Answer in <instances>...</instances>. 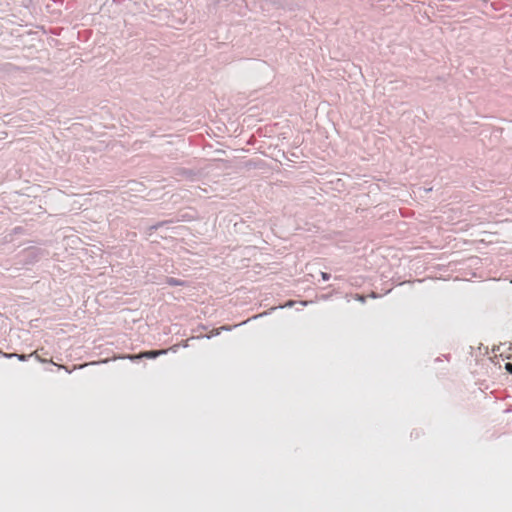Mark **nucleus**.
Listing matches in <instances>:
<instances>
[{
	"label": "nucleus",
	"instance_id": "nucleus-6",
	"mask_svg": "<svg viewBox=\"0 0 512 512\" xmlns=\"http://www.w3.org/2000/svg\"><path fill=\"white\" fill-rule=\"evenodd\" d=\"M505 368H506V370H507L508 372L512 373V364H511V363H507V364L505 365Z\"/></svg>",
	"mask_w": 512,
	"mask_h": 512
},
{
	"label": "nucleus",
	"instance_id": "nucleus-3",
	"mask_svg": "<svg viewBox=\"0 0 512 512\" xmlns=\"http://www.w3.org/2000/svg\"><path fill=\"white\" fill-rule=\"evenodd\" d=\"M8 356H9V357L17 356V357H18V359H19V360H21V361L26 360V357H27L26 355H18V354H10V355H8Z\"/></svg>",
	"mask_w": 512,
	"mask_h": 512
},
{
	"label": "nucleus",
	"instance_id": "nucleus-1",
	"mask_svg": "<svg viewBox=\"0 0 512 512\" xmlns=\"http://www.w3.org/2000/svg\"><path fill=\"white\" fill-rule=\"evenodd\" d=\"M166 353H167V350H152V351L141 352L138 355L115 356V357H113V359L114 360H116V359L135 360V359H140V358H156V357L166 354Z\"/></svg>",
	"mask_w": 512,
	"mask_h": 512
},
{
	"label": "nucleus",
	"instance_id": "nucleus-7",
	"mask_svg": "<svg viewBox=\"0 0 512 512\" xmlns=\"http://www.w3.org/2000/svg\"><path fill=\"white\" fill-rule=\"evenodd\" d=\"M58 367H59V368H63V369H66V370H67V368H66L65 366H63V365H58Z\"/></svg>",
	"mask_w": 512,
	"mask_h": 512
},
{
	"label": "nucleus",
	"instance_id": "nucleus-5",
	"mask_svg": "<svg viewBox=\"0 0 512 512\" xmlns=\"http://www.w3.org/2000/svg\"><path fill=\"white\" fill-rule=\"evenodd\" d=\"M30 356H35L36 359H38L39 361L41 362H46V360L44 359H41L38 355H37V351H34L33 353L30 354Z\"/></svg>",
	"mask_w": 512,
	"mask_h": 512
},
{
	"label": "nucleus",
	"instance_id": "nucleus-2",
	"mask_svg": "<svg viewBox=\"0 0 512 512\" xmlns=\"http://www.w3.org/2000/svg\"><path fill=\"white\" fill-rule=\"evenodd\" d=\"M167 283H168L169 285H172V286H182V285H184V282H183V281H180V280L175 279V278H169V279L167 280Z\"/></svg>",
	"mask_w": 512,
	"mask_h": 512
},
{
	"label": "nucleus",
	"instance_id": "nucleus-4",
	"mask_svg": "<svg viewBox=\"0 0 512 512\" xmlns=\"http://www.w3.org/2000/svg\"><path fill=\"white\" fill-rule=\"evenodd\" d=\"M321 276H322V279L325 281L329 280V278H330V275L326 272H322Z\"/></svg>",
	"mask_w": 512,
	"mask_h": 512
}]
</instances>
